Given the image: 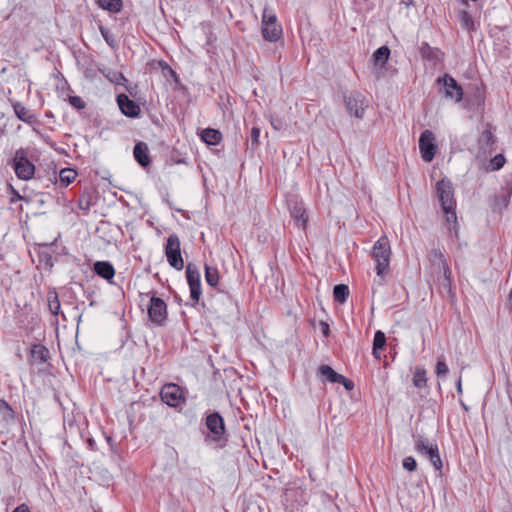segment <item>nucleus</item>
<instances>
[{"mask_svg":"<svg viewBox=\"0 0 512 512\" xmlns=\"http://www.w3.org/2000/svg\"><path fill=\"white\" fill-rule=\"evenodd\" d=\"M69 103L76 109H83L86 105L80 96H70Z\"/></svg>","mask_w":512,"mask_h":512,"instance_id":"42","label":"nucleus"},{"mask_svg":"<svg viewBox=\"0 0 512 512\" xmlns=\"http://www.w3.org/2000/svg\"><path fill=\"white\" fill-rule=\"evenodd\" d=\"M133 155L137 163L142 167H147L151 162L148 145L145 142H137L135 144Z\"/></svg>","mask_w":512,"mask_h":512,"instance_id":"17","label":"nucleus"},{"mask_svg":"<svg viewBox=\"0 0 512 512\" xmlns=\"http://www.w3.org/2000/svg\"><path fill=\"white\" fill-rule=\"evenodd\" d=\"M456 388H457V393L461 394L462 393V380H461V377H459L458 380H457Z\"/></svg>","mask_w":512,"mask_h":512,"instance_id":"50","label":"nucleus"},{"mask_svg":"<svg viewBox=\"0 0 512 512\" xmlns=\"http://www.w3.org/2000/svg\"><path fill=\"white\" fill-rule=\"evenodd\" d=\"M403 468L407 471H414L417 467L416 460L412 456L405 457L402 461Z\"/></svg>","mask_w":512,"mask_h":512,"instance_id":"40","label":"nucleus"},{"mask_svg":"<svg viewBox=\"0 0 512 512\" xmlns=\"http://www.w3.org/2000/svg\"><path fill=\"white\" fill-rule=\"evenodd\" d=\"M448 371V366L443 357L439 358L436 364V375L438 377H445L448 374Z\"/></svg>","mask_w":512,"mask_h":512,"instance_id":"36","label":"nucleus"},{"mask_svg":"<svg viewBox=\"0 0 512 512\" xmlns=\"http://www.w3.org/2000/svg\"><path fill=\"white\" fill-rule=\"evenodd\" d=\"M436 192L442 206V210L453 208L456 205L454 200L453 185L450 180L442 179L436 183Z\"/></svg>","mask_w":512,"mask_h":512,"instance_id":"10","label":"nucleus"},{"mask_svg":"<svg viewBox=\"0 0 512 512\" xmlns=\"http://www.w3.org/2000/svg\"><path fill=\"white\" fill-rule=\"evenodd\" d=\"M100 72L108 81H110L111 83H114L116 85H121L124 82H127V79L125 78L123 73H121L117 70H113L110 68H104V69H100Z\"/></svg>","mask_w":512,"mask_h":512,"instance_id":"20","label":"nucleus"},{"mask_svg":"<svg viewBox=\"0 0 512 512\" xmlns=\"http://www.w3.org/2000/svg\"><path fill=\"white\" fill-rule=\"evenodd\" d=\"M439 270V272H442L443 273V276H444V283H443V286L444 287H449L450 284H451V270L448 266L447 263L443 264V266H441V268H437Z\"/></svg>","mask_w":512,"mask_h":512,"instance_id":"38","label":"nucleus"},{"mask_svg":"<svg viewBox=\"0 0 512 512\" xmlns=\"http://www.w3.org/2000/svg\"><path fill=\"white\" fill-rule=\"evenodd\" d=\"M386 345V337L382 331H376L373 339L374 350H383Z\"/></svg>","mask_w":512,"mask_h":512,"instance_id":"35","label":"nucleus"},{"mask_svg":"<svg viewBox=\"0 0 512 512\" xmlns=\"http://www.w3.org/2000/svg\"><path fill=\"white\" fill-rule=\"evenodd\" d=\"M373 259L376 262V272L382 276L389 268L391 247L387 236H381L374 244L372 250Z\"/></svg>","mask_w":512,"mask_h":512,"instance_id":"2","label":"nucleus"},{"mask_svg":"<svg viewBox=\"0 0 512 512\" xmlns=\"http://www.w3.org/2000/svg\"><path fill=\"white\" fill-rule=\"evenodd\" d=\"M148 316L156 326H161L167 319V305L159 297L152 296L147 307Z\"/></svg>","mask_w":512,"mask_h":512,"instance_id":"7","label":"nucleus"},{"mask_svg":"<svg viewBox=\"0 0 512 512\" xmlns=\"http://www.w3.org/2000/svg\"><path fill=\"white\" fill-rule=\"evenodd\" d=\"M261 33L264 40L277 42L282 36V26L274 11L265 7L262 14Z\"/></svg>","mask_w":512,"mask_h":512,"instance_id":"1","label":"nucleus"},{"mask_svg":"<svg viewBox=\"0 0 512 512\" xmlns=\"http://www.w3.org/2000/svg\"><path fill=\"white\" fill-rule=\"evenodd\" d=\"M320 376L330 383H340V381L344 380V376L342 374L337 373L334 369H332L328 365H321L318 369Z\"/></svg>","mask_w":512,"mask_h":512,"instance_id":"19","label":"nucleus"},{"mask_svg":"<svg viewBox=\"0 0 512 512\" xmlns=\"http://www.w3.org/2000/svg\"><path fill=\"white\" fill-rule=\"evenodd\" d=\"M419 149L424 161L430 162L433 160L437 146L435 144V136L432 131L424 130L419 138Z\"/></svg>","mask_w":512,"mask_h":512,"instance_id":"11","label":"nucleus"},{"mask_svg":"<svg viewBox=\"0 0 512 512\" xmlns=\"http://www.w3.org/2000/svg\"><path fill=\"white\" fill-rule=\"evenodd\" d=\"M504 202H505V205L507 204L508 200L506 197H504Z\"/></svg>","mask_w":512,"mask_h":512,"instance_id":"55","label":"nucleus"},{"mask_svg":"<svg viewBox=\"0 0 512 512\" xmlns=\"http://www.w3.org/2000/svg\"><path fill=\"white\" fill-rule=\"evenodd\" d=\"M206 426L212 434V440L214 442L220 441L225 433V423L223 417L218 412L209 414L206 417Z\"/></svg>","mask_w":512,"mask_h":512,"instance_id":"13","label":"nucleus"},{"mask_svg":"<svg viewBox=\"0 0 512 512\" xmlns=\"http://www.w3.org/2000/svg\"><path fill=\"white\" fill-rule=\"evenodd\" d=\"M321 326H322V332H323L324 336H328L329 332H330L329 325L325 322H321Z\"/></svg>","mask_w":512,"mask_h":512,"instance_id":"49","label":"nucleus"},{"mask_svg":"<svg viewBox=\"0 0 512 512\" xmlns=\"http://www.w3.org/2000/svg\"><path fill=\"white\" fill-rule=\"evenodd\" d=\"M401 3L404 4L406 7H409L413 5L414 0H401Z\"/></svg>","mask_w":512,"mask_h":512,"instance_id":"53","label":"nucleus"},{"mask_svg":"<svg viewBox=\"0 0 512 512\" xmlns=\"http://www.w3.org/2000/svg\"><path fill=\"white\" fill-rule=\"evenodd\" d=\"M11 191H12V195H13V197L11 199V202H14L15 200H21L22 199L21 195L13 187H11Z\"/></svg>","mask_w":512,"mask_h":512,"instance_id":"48","label":"nucleus"},{"mask_svg":"<svg viewBox=\"0 0 512 512\" xmlns=\"http://www.w3.org/2000/svg\"><path fill=\"white\" fill-rule=\"evenodd\" d=\"M437 82L442 84L443 94L446 98L455 102H460L462 100L463 89L452 76L445 74L443 77H439Z\"/></svg>","mask_w":512,"mask_h":512,"instance_id":"9","label":"nucleus"},{"mask_svg":"<svg viewBox=\"0 0 512 512\" xmlns=\"http://www.w3.org/2000/svg\"><path fill=\"white\" fill-rule=\"evenodd\" d=\"M165 255L171 267H173L176 270L183 269L184 261L180 250V240L176 234H171L167 238V243L165 246Z\"/></svg>","mask_w":512,"mask_h":512,"instance_id":"5","label":"nucleus"},{"mask_svg":"<svg viewBox=\"0 0 512 512\" xmlns=\"http://www.w3.org/2000/svg\"><path fill=\"white\" fill-rule=\"evenodd\" d=\"M288 209L295 224L305 230L308 224V216L304 204L297 199H290L288 201Z\"/></svg>","mask_w":512,"mask_h":512,"instance_id":"12","label":"nucleus"},{"mask_svg":"<svg viewBox=\"0 0 512 512\" xmlns=\"http://www.w3.org/2000/svg\"><path fill=\"white\" fill-rule=\"evenodd\" d=\"M201 138L208 145H217L222 139V134L216 129L207 128L202 131Z\"/></svg>","mask_w":512,"mask_h":512,"instance_id":"22","label":"nucleus"},{"mask_svg":"<svg viewBox=\"0 0 512 512\" xmlns=\"http://www.w3.org/2000/svg\"><path fill=\"white\" fill-rule=\"evenodd\" d=\"M94 272L101 278L110 281L115 275L113 265L108 261H97L93 265Z\"/></svg>","mask_w":512,"mask_h":512,"instance_id":"18","label":"nucleus"},{"mask_svg":"<svg viewBox=\"0 0 512 512\" xmlns=\"http://www.w3.org/2000/svg\"><path fill=\"white\" fill-rule=\"evenodd\" d=\"M389 56H390L389 48L387 46H381L373 53V60L376 65L383 67L386 64V62L388 61Z\"/></svg>","mask_w":512,"mask_h":512,"instance_id":"24","label":"nucleus"},{"mask_svg":"<svg viewBox=\"0 0 512 512\" xmlns=\"http://www.w3.org/2000/svg\"><path fill=\"white\" fill-rule=\"evenodd\" d=\"M445 216H446V221L448 224H451L452 226L450 227V231H453L455 236L458 237V224H457V216H456V212H455V206H453V208L451 209H446V210H443Z\"/></svg>","mask_w":512,"mask_h":512,"instance_id":"30","label":"nucleus"},{"mask_svg":"<svg viewBox=\"0 0 512 512\" xmlns=\"http://www.w3.org/2000/svg\"><path fill=\"white\" fill-rule=\"evenodd\" d=\"M100 32H101V35L102 37L104 38V40L106 41V43L114 48L116 46V41L114 39V36L112 33H110L107 29L101 27L100 28Z\"/></svg>","mask_w":512,"mask_h":512,"instance_id":"39","label":"nucleus"},{"mask_svg":"<svg viewBox=\"0 0 512 512\" xmlns=\"http://www.w3.org/2000/svg\"><path fill=\"white\" fill-rule=\"evenodd\" d=\"M438 50L432 49L428 44H423L421 48V54L426 59H435L437 58Z\"/></svg>","mask_w":512,"mask_h":512,"instance_id":"37","label":"nucleus"},{"mask_svg":"<svg viewBox=\"0 0 512 512\" xmlns=\"http://www.w3.org/2000/svg\"><path fill=\"white\" fill-rule=\"evenodd\" d=\"M334 300L340 304H344L349 296V288L345 284H337L333 288Z\"/></svg>","mask_w":512,"mask_h":512,"instance_id":"23","label":"nucleus"},{"mask_svg":"<svg viewBox=\"0 0 512 512\" xmlns=\"http://www.w3.org/2000/svg\"><path fill=\"white\" fill-rule=\"evenodd\" d=\"M372 354H373V356H374L376 359H378V360H380V359H381V350H374V349H373Z\"/></svg>","mask_w":512,"mask_h":512,"instance_id":"51","label":"nucleus"},{"mask_svg":"<svg viewBox=\"0 0 512 512\" xmlns=\"http://www.w3.org/2000/svg\"><path fill=\"white\" fill-rule=\"evenodd\" d=\"M33 131H34L37 135H41V132H40L37 128L33 127Z\"/></svg>","mask_w":512,"mask_h":512,"instance_id":"54","label":"nucleus"},{"mask_svg":"<svg viewBox=\"0 0 512 512\" xmlns=\"http://www.w3.org/2000/svg\"><path fill=\"white\" fill-rule=\"evenodd\" d=\"M339 384H342L346 390L350 391L354 388V383L347 379L345 376H344V380L343 381H340Z\"/></svg>","mask_w":512,"mask_h":512,"instance_id":"46","label":"nucleus"},{"mask_svg":"<svg viewBox=\"0 0 512 512\" xmlns=\"http://www.w3.org/2000/svg\"><path fill=\"white\" fill-rule=\"evenodd\" d=\"M13 512H31L26 504H21Z\"/></svg>","mask_w":512,"mask_h":512,"instance_id":"47","label":"nucleus"},{"mask_svg":"<svg viewBox=\"0 0 512 512\" xmlns=\"http://www.w3.org/2000/svg\"><path fill=\"white\" fill-rule=\"evenodd\" d=\"M4 408L7 411V414L12 417L13 416V410L9 406V404L5 400H0V410Z\"/></svg>","mask_w":512,"mask_h":512,"instance_id":"45","label":"nucleus"},{"mask_svg":"<svg viewBox=\"0 0 512 512\" xmlns=\"http://www.w3.org/2000/svg\"><path fill=\"white\" fill-rule=\"evenodd\" d=\"M438 451H439L438 445L435 442L434 444H429V450L426 451V453L424 455L427 456L428 458H431V455H434Z\"/></svg>","mask_w":512,"mask_h":512,"instance_id":"44","label":"nucleus"},{"mask_svg":"<svg viewBox=\"0 0 512 512\" xmlns=\"http://www.w3.org/2000/svg\"><path fill=\"white\" fill-rule=\"evenodd\" d=\"M77 176L76 170L72 168H63L59 172V179L63 186H68L71 184Z\"/></svg>","mask_w":512,"mask_h":512,"instance_id":"28","label":"nucleus"},{"mask_svg":"<svg viewBox=\"0 0 512 512\" xmlns=\"http://www.w3.org/2000/svg\"><path fill=\"white\" fill-rule=\"evenodd\" d=\"M13 110L17 118L29 125L39 124V120L36 115L28 108H26L21 102L15 101L12 103Z\"/></svg>","mask_w":512,"mask_h":512,"instance_id":"16","label":"nucleus"},{"mask_svg":"<svg viewBox=\"0 0 512 512\" xmlns=\"http://www.w3.org/2000/svg\"><path fill=\"white\" fill-rule=\"evenodd\" d=\"M161 400L170 407H178L185 402V396L177 384L167 383L160 391Z\"/></svg>","mask_w":512,"mask_h":512,"instance_id":"6","label":"nucleus"},{"mask_svg":"<svg viewBox=\"0 0 512 512\" xmlns=\"http://www.w3.org/2000/svg\"><path fill=\"white\" fill-rule=\"evenodd\" d=\"M47 303L48 309L53 316H57L60 312L61 305L58 297V293L55 289L47 292Z\"/></svg>","mask_w":512,"mask_h":512,"instance_id":"21","label":"nucleus"},{"mask_svg":"<svg viewBox=\"0 0 512 512\" xmlns=\"http://www.w3.org/2000/svg\"><path fill=\"white\" fill-rule=\"evenodd\" d=\"M116 101L119 109L126 117L137 118L140 115V106L135 101L131 100L126 94H119Z\"/></svg>","mask_w":512,"mask_h":512,"instance_id":"14","label":"nucleus"},{"mask_svg":"<svg viewBox=\"0 0 512 512\" xmlns=\"http://www.w3.org/2000/svg\"><path fill=\"white\" fill-rule=\"evenodd\" d=\"M271 125H272V126H273V128H274V129H276V130L280 129V123H279V121H277V120H272V121H271Z\"/></svg>","mask_w":512,"mask_h":512,"instance_id":"52","label":"nucleus"},{"mask_svg":"<svg viewBox=\"0 0 512 512\" xmlns=\"http://www.w3.org/2000/svg\"><path fill=\"white\" fill-rule=\"evenodd\" d=\"M99 6L112 13L120 12L122 8V0H97Z\"/></svg>","mask_w":512,"mask_h":512,"instance_id":"27","label":"nucleus"},{"mask_svg":"<svg viewBox=\"0 0 512 512\" xmlns=\"http://www.w3.org/2000/svg\"><path fill=\"white\" fill-rule=\"evenodd\" d=\"M429 460L436 470L440 471L442 469L443 464L439 455V451L434 455H431V458H429Z\"/></svg>","mask_w":512,"mask_h":512,"instance_id":"43","label":"nucleus"},{"mask_svg":"<svg viewBox=\"0 0 512 512\" xmlns=\"http://www.w3.org/2000/svg\"><path fill=\"white\" fill-rule=\"evenodd\" d=\"M344 105L349 115L362 119L365 110L369 107V101L360 92L353 91L343 94Z\"/></svg>","mask_w":512,"mask_h":512,"instance_id":"3","label":"nucleus"},{"mask_svg":"<svg viewBox=\"0 0 512 512\" xmlns=\"http://www.w3.org/2000/svg\"><path fill=\"white\" fill-rule=\"evenodd\" d=\"M413 384L417 388H423L427 384L426 370L417 368L413 375Z\"/></svg>","mask_w":512,"mask_h":512,"instance_id":"32","label":"nucleus"},{"mask_svg":"<svg viewBox=\"0 0 512 512\" xmlns=\"http://www.w3.org/2000/svg\"><path fill=\"white\" fill-rule=\"evenodd\" d=\"M505 164V158L503 155L498 154L491 160V166L493 170L501 169Z\"/></svg>","mask_w":512,"mask_h":512,"instance_id":"41","label":"nucleus"},{"mask_svg":"<svg viewBox=\"0 0 512 512\" xmlns=\"http://www.w3.org/2000/svg\"><path fill=\"white\" fill-rule=\"evenodd\" d=\"M205 280L208 285L215 287L219 281L217 268L205 265Z\"/></svg>","mask_w":512,"mask_h":512,"instance_id":"31","label":"nucleus"},{"mask_svg":"<svg viewBox=\"0 0 512 512\" xmlns=\"http://www.w3.org/2000/svg\"><path fill=\"white\" fill-rule=\"evenodd\" d=\"M31 355L40 363H45L49 358V351L43 345H34L31 349Z\"/></svg>","mask_w":512,"mask_h":512,"instance_id":"25","label":"nucleus"},{"mask_svg":"<svg viewBox=\"0 0 512 512\" xmlns=\"http://www.w3.org/2000/svg\"><path fill=\"white\" fill-rule=\"evenodd\" d=\"M459 16H460V22H461V25L463 28H465L467 30L474 29V21L467 11H465V10L461 11Z\"/></svg>","mask_w":512,"mask_h":512,"instance_id":"34","label":"nucleus"},{"mask_svg":"<svg viewBox=\"0 0 512 512\" xmlns=\"http://www.w3.org/2000/svg\"><path fill=\"white\" fill-rule=\"evenodd\" d=\"M428 257L435 268H441L443 264L447 263L444 254L439 249H432Z\"/></svg>","mask_w":512,"mask_h":512,"instance_id":"29","label":"nucleus"},{"mask_svg":"<svg viewBox=\"0 0 512 512\" xmlns=\"http://www.w3.org/2000/svg\"><path fill=\"white\" fill-rule=\"evenodd\" d=\"M495 137L491 130H484L478 138L479 151L477 157H486L494 151Z\"/></svg>","mask_w":512,"mask_h":512,"instance_id":"15","label":"nucleus"},{"mask_svg":"<svg viewBox=\"0 0 512 512\" xmlns=\"http://www.w3.org/2000/svg\"><path fill=\"white\" fill-rule=\"evenodd\" d=\"M13 169L21 180H30L35 173V165L28 159L25 149L16 150L13 157Z\"/></svg>","mask_w":512,"mask_h":512,"instance_id":"4","label":"nucleus"},{"mask_svg":"<svg viewBox=\"0 0 512 512\" xmlns=\"http://www.w3.org/2000/svg\"><path fill=\"white\" fill-rule=\"evenodd\" d=\"M259 137H260V128L257 126H253L250 131V135L248 137V144L252 149H255L259 146Z\"/></svg>","mask_w":512,"mask_h":512,"instance_id":"33","label":"nucleus"},{"mask_svg":"<svg viewBox=\"0 0 512 512\" xmlns=\"http://www.w3.org/2000/svg\"><path fill=\"white\" fill-rule=\"evenodd\" d=\"M186 278L190 288V298L194 303H197L200 299L202 291L200 272L195 264H187Z\"/></svg>","mask_w":512,"mask_h":512,"instance_id":"8","label":"nucleus"},{"mask_svg":"<svg viewBox=\"0 0 512 512\" xmlns=\"http://www.w3.org/2000/svg\"><path fill=\"white\" fill-rule=\"evenodd\" d=\"M413 437L415 440V450L422 455L429 450V444L435 443V441H431L420 434L414 435Z\"/></svg>","mask_w":512,"mask_h":512,"instance_id":"26","label":"nucleus"}]
</instances>
